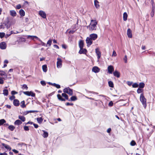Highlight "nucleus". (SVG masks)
Segmentation results:
<instances>
[{"instance_id": "f257e3e1", "label": "nucleus", "mask_w": 155, "mask_h": 155, "mask_svg": "<svg viewBox=\"0 0 155 155\" xmlns=\"http://www.w3.org/2000/svg\"><path fill=\"white\" fill-rule=\"evenodd\" d=\"M97 22L96 20H91L90 25L88 26H87V28L91 31L96 30L97 29Z\"/></svg>"}, {"instance_id": "f03ea898", "label": "nucleus", "mask_w": 155, "mask_h": 155, "mask_svg": "<svg viewBox=\"0 0 155 155\" xmlns=\"http://www.w3.org/2000/svg\"><path fill=\"white\" fill-rule=\"evenodd\" d=\"M8 76L5 72L3 71L0 70V84H3L5 78H7Z\"/></svg>"}, {"instance_id": "7ed1b4c3", "label": "nucleus", "mask_w": 155, "mask_h": 155, "mask_svg": "<svg viewBox=\"0 0 155 155\" xmlns=\"http://www.w3.org/2000/svg\"><path fill=\"white\" fill-rule=\"evenodd\" d=\"M140 99L144 107L145 108L147 106L146 99L145 97L143 94H141Z\"/></svg>"}, {"instance_id": "20e7f679", "label": "nucleus", "mask_w": 155, "mask_h": 155, "mask_svg": "<svg viewBox=\"0 0 155 155\" xmlns=\"http://www.w3.org/2000/svg\"><path fill=\"white\" fill-rule=\"evenodd\" d=\"M63 91L64 93H66L70 95H71L73 94L72 90L69 87L64 88L63 90Z\"/></svg>"}, {"instance_id": "39448f33", "label": "nucleus", "mask_w": 155, "mask_h": 155, "mask_svg": "<svg viewBox=\"0 0 155 155\" xmlns=\"http://www.w3.org/2000/svg\"><path fill=\"white\" fill-rule=\"evenodd\" d=\"M24 94L28 96H31L32 97H35V94L32 91H23Z\"/></svg>"}, {"instance_id": "423d86ee", "label": "nucleus", "mask_w": 155, "mask_h": 155, "mask_svg": "<svg viewBox=\"0 0 155 155\" xmlns=\"http://www.w3.org/2000/svg\"><path fill=\"white\" fill-rule=\"evenodd\" d=\"M57 67L58 68H61L62 66V61L61 59L58 58L57 59Z\"/></svg>"}, {"instance_id": "0eeeda50", "label": "nucleus", "mask_w": 155, "mask_h": 155, "mask_svg": "<svg viewBox=\"0 0 155 155\" xmlns=\"http://www.w3.org/2000/svg\"><path fill=\"white\" fill-rule=\"evenodd\" d=\"M86 42L87 46L89 47L92 44L93 40L90 37H88L86 39Z\"/></svg>"}, {"instance_id": "6e6552de", "label": "nucleus", "mask_w": 155, "mask_h": 155, "mask_svg": "<svg viewBox=\"0 0 155 155\" xmlns=\"http://www.w3.org/2000/svg\"><path fill=\"white\" fill-rule=\"evenodd\" d=\"M18 146L21 150H25L26 147V145L23 143H18Z\"/></svg>"}, {"instance_id": "1a4fd4ad", "label": "nucleus", "mask_w": 155, "mask_h": 155, "mask_svg": "<svg viewBox=\"0 0 155 155\" xmlns=\"http://www.w3.org/2000/svg\"><path fill=\"white\" fill-rule=\"evenodd\" d=\"M38 14L43 18H46V14L44 11L42 10L38 12Z\"/></svg>"}, {"instance_id": "9d476101", "label": "nucleus", "mask_w": 155, "mask_h": 155, "mask_svg": "<svg viewBox=\"0 0 155 155\" xmlns=\"http://www.w3.org/2000/svg\"><path fill=\"white\" fill-rule=\"evenodd\" d=\"M108 73L110 74H111L114 72V68L112 65H109L107 67Z\"/></svg>"}, {"instance_id": "9b49d317", "label": "nucleus", "mask_w": 155, "mask_h": 155, "mask_svg": "<svg viewBox=\"0 0 155 155\" xmlns=\"http://www.w3.org/2000/svg\"><path fill=\"white\" fill-rule=\"evenodd\" d=\"M89 36L90 38H91V39L93 41L96 40L97 38V35L94 33L91 34Z\"/></svg>"}, {"instance_id": "f8f14e48", "label": "nucleus", "mask_w": 155, "mask_h": 155, "mask_svg": "<svg viewBox=\"0 0 155 155\" xmlns=\"http://www.w3.org/2000/svg\"><path fill=\"white\" fill-rule=\"evenodd\" d=\"M100 68H99L98 67L94 66L93 67L92 71L94 73H97L100 71Z\"/></svg>"}, {"instance_id": "ddd939ff", "label": "nucleus", "mask_w": 155, "mask_h": 155, "mask_svg": "<svg viewBox=\"0 0 155 155\" xmlns=\"http://www.w3.org/2000/svg\"><path fill=\"white\" fill-rule=\"evenodd\" d=\"M6 48V45L5 43L3 42L0 43V48L2 49H5Z\"/></svg>"}, {"instance_id": "4468645a", "label": "nucleus", "mask_w": 155, "mask_h": 155, "mask_svg": "<svg viewBox=\"0 0 155 155\" xmlns=\"http://www.w3.org/2000/svg\"><path fill=\"white\" fill-rule=\"evenodd\" d=\"M95 50L96 54L97 56V58L98 59L100 58L101 57V52L99 51V50L98 48H96Z\"/></svg>"}, {"instance_id": "2eb2a0df", "label": "nucleus", "mask_w": 155, "mask_h": 155, "mask_svg": "<svg viewBox=\"0 0 155 155\" xmlns=\"http://www.w3.org/2000/svg\"><path fill=\"white\" fill-rule=\"evenodd\" d=\"M113 75H114L117 78H119L120 77V74L119 72L117 70H115L114 72H113Z\"/></svg>"}, {"instance_id": "dca6fc26", "label": "nucleus", "mask_w": 155, "mask_h": 155, "mask_svg": "<svg viewBox=\"0 0 155 155\" xmlns=\"http://www.w3.org/2000/svg\"><path fill=\"white\" fill-rule=\"evenodd\" d=\"M10 15L13 17H14L16 16L17 15V13L16 11L14 10H11L9 11Z\"/></svg>"}, {"instance_id": "f3484780", "label": "nucleus", "mask_w": 155, "mask_h": 155, "mask_svg": "<svg viewBox=\"0 0 155 155\" xmlns=\"http://www.w3.org/2000/svg\"><path fill=\"white\" fill-rule=\"evenodd\" d=\"M94 5L95 7L97 9H98L100 8V5L99 2L97 0H94Z\"/></svg>"}, {"instance_id": "a211bd4d", "label": "nucleus", "mask_w": 155, "mask_h": 155, "mask_svg": "<svg viewBox=\"0 0 155 155\" xmlns=\"http://www.w3.org/2000/svg\"><path fill=\"white\" fill-rule=\"evenodd\" d=\"M127 35L129 38H131L132 37L131 31L130 29H128L127 30Z\"/></svg>"}, {"instance_id": "6ab92c4d", "label": "nucleus", "mask_w": 155, "mask_h": 155, "mask_svg": "<svg viewBox=\"0 0 155 155\" xmlns=\"http://www.w3.org/2000/svg\"><path fill=\"white\" fill-rule=\"evenodd\" d=\"M87 52V50L85 49H84L83 48H80V49L79 52V53L80 54H81L82 53L86 54Z\"/></svg>"}, {"instance_id": "aec40b11", "label": "nucleus", "mask_w": 155, "mask_h": 155, "mask_svg": "<svg viewBox=\"0 0 155 155\" xmlns=\"http://www.w3.org/2000/svg\"><path fill=\"white\" fill-rule=\"evenodd\" d=\"M42 131L43 132V134H42L43 137L45 138L47 137L48 135V133L45 130H42Z\"/></svg>"}, {"instance_id": "412c9836", "label": "nucleus", "mask_w": 155, "mask_h": 155, "mask_svg": "<svg viewBox=\"0 0 155 155\" xmlns=\"http://www.w3.org/2000/svg\"><path fill=\"white\" fill-rule=\"evenodd\" d=\"M22 123L21 121L19 120H15L14 122V124L16 125H19Z\"/></svg>"}, {"instance_id": "4be33fe9", "label": "nucleus", "mask_w": 155, "mask_h": 155, "mask_svg": "<svg viewBox=\"0 0 155 155\" xmlns=\"http://www.w3.org/2000/svg\"><path fill=\"white\" fill-rule=\"evenodd\" d=\"M13 104L15 106H18L19 104V102L18 100L15 99L14 100Z\"/></svg>"}, {"instance_id": "5701e85b", "label": "nucleus", "mask_w": 155, "mask_h": 155, "mask_svg": "<svg viewBox=\"0 0 155 155\" xmlns=\"http://www.w3.org/2000/svg\"><path fill=\"white\" fill-rule=\"evenodd\" d=\"M128 15L126 12L124 13L123 15V19L124 21H126L127 19Z\"/></svg>"}, {"instance_id": "b1692460", "label": "nucleus", "mask_w": 155, "mask_h": 155, "mask_svg": "<svg viewBox=\"0 0 155 155\" xmlns=\"http://www.w3.org/2000/svg\"><path fill=\"white\" fill-rule=\"evenodd\" d=\"M19 13L21 17L24 16L25 15V12L22 9L20 10L19 11Z\"/></svg>"}, {"instance_id": "393cba45", "label": "nucleus", "mask_w": 155, "mask_h": 155, "mask_svg": "<svg viewBox=\"0 0 155 155\" xmlns=\"http://www.w3.org/2000/svg\"><path fill=\"white\" fill-rule=\"evenodd\" d=\"M57 97L58 99L60 101H65V99L62 97L61 96L60 94H58L57 95Z\"/></svg>"}, {"instance_id": "a878e982", "label": "nucleus", "mask_w": 155, "mask_h": 155, "mask_svg": "<svg viewBox=\"0 0 155 155\" xmlns=\"http://www.w3.org/2000/svg\"><path fill=\"white\" fill-rule=\"evenodd\" d=\"M84 45V41L81 40L79 42V46L80 48H83Z\"/></svg>"}, {"instance_id": "bb28decb", "label": "nucleus", "mask_w": 155, "mask_h": 155, "mask_svg": "<svg viewBox=\"0 0 155 155\" xmlns=\"http://www.w3.org/2000/svg\"><path fill=\"white\" fill-rule=\"evenodd\" d=\"M2 146L5 147L6 149L10 150L11 149V147L8 145L4 143H2Z\"/></svg>"}, {"instance_id": "cd10ccee", "label": "nucleus", "mask_w": 155, "mask_h": 155, "mask_svg": "<svg viewBox=\"0 0 155 155\" xmlns=\"http://www.w3.org/2000/svg\"><path fill=\"white\" fill-rule=\"evenodd\" d=\"M145 84L143 82H140L138 84V86L139 88H143L145 87Z\"/></svg>"}, {"instance_id": "c85d7f7f", "label": "nucleus", "mask_w": 155, "mask_h": 155, "mask_svg": "<svg viewBox=\"0 0 155 155\" xmlns=\"http://www.w3.org/2000/svg\"><path fill=\"white\" fill-rule=\"evenodd\" d=\"M36 120L38 123L40 124L42 123L43 120V119L41 117L37 118Z\"/></svg>"}, {"instance_id": "c756f323", "label": "nucleus", "mask_w": 155, "mask_h": 155, "mask_svg": "<svg viewBox=\"0 0 155 155\" xmlns=\"http://www.w3.org/2000/svg\"><path fill=\"white\" fill-rule=\"evenodd\" d=\"M18 118L22 122H24L25 120V117L19 115L18 116Z\"/></svg>"}, {"instance_id": "7c9ffc66", "label": "nucleus", "mask_w": 155, "mask_h": 155, "mask_svg": "<svg viewBox=\"0 0 155 155\" xmlns=\"http://www.w3.org/2000/svg\"><path fill=\"white\" fill-rule=\"evenodd\" d=\"M42 68L44 72H46L47 70V66L46 65H44L42 66Z\"/></svg>"}, {"instance_id": "2f4dec72", "label": "nucleus", "mask_w": 155, "mask_h": 155, "mask_svg": "<svg viewBox=\"0 0 155 155\" xmlns=\"http://www.w3.org/2000/svg\"><path fill=\"white\" fill-rule=\"evenodd\" d=\"M108 85L110 87H113L114 86V84L112 81H110L108 82Z\"/></svg>"}, {"instance_id": "473e14b6", "label": "nucleus", "mask_w": 155, "mask_h": 155, "mask_svg": "<svg viewBox=\"0 0 155 155\" xmlns=\"http://www.w3.org/2000/svg\"><path fill=\"white\" fill-rule=\"evenodd\" d=\"M3 94L4 95L7 96L8 95V91L7 89H4L3 91Z\"/></svg>"}, {"instance_id": "72a5a7b5", "label": "nucleus", "mask_w": 155, "mask_h": 155, "mask_svg": "<svg viewBox=\"0 0 155 155\" xmlns=\"http://www.w3.org/2000/svg\"><path fill=\"white\" fill-rule=\"evenodd\" d=\"M15 127L12 125H10L8 127V129L11 131H13L15 129Z\"/></svg>"}, {"instance_id": "f704fd0d", "label": "nucleus", "mask_w": 155, "mask_h": 155, "mask_svg": "<svg viewBox=\"0 0 155 155\" xmlns=\"http://www.w3.org/2000/svg\"><path fill=\"white\" fill-rule=\"evenodd\" d=\"M143 90L140 88H139L137 90V92L138 94H140L143 92Z\"/></svg>"}, {"instance_id": "c9c22d12", "label": "nucleus", "mask_w": 155, "mask_h": 155, "mask_svg": "<svg viewBox=\"0 0 155 155\" xmlns=\"http://www.w3.org/2000/svg\"><path fill=\"white\" fill-rule=\"evenodd\" d=\"M62 96L64 97L65 99L66 100H68V95L64 93H63L62 94Z\"/></svg>"}, {"instance_id": "e433bc0d", "label": "nucleus", "mask_w": 155, "mask_h": 155, "mask_svg": "<svg viewBox=\"0 0 155 155\" xmlns=\"http://www.w3.org/2000/svg\"><path fill=\"white\" fill-rule=\"evenodd\" d=\"M51 84L52 85L56 87L57 88H59L61 87V86L59 84H57L55 83Z\"/></svg>"}, {"instance_id": "4c0bfd02", "label": "nucleus", "mask_w": 155, "mask_h": 155, "mask_svg": "<svg viewBox=\"0 0 155 155\" xmlns=\"http://www.w3.org/2000/svg\"><path fill=\"white\" fill-rule=\"evenodd\" d=\"M132 86L133 88H137L138 87V84L137 83H135L132 84Z\"/></svg>"}, {"instance_id": "58836bf2", "label": "nucleus", "mask_w": 155, "mask_h": 155, "mask_svg": "<svg viewBox=\"0 0 155 155\" xmlns=\"http://www.w3.org/2000/svg\"><path fill=\"white\" fill-rule=\"evenodd\" d=\"M21 106L22 108H24L25 107V102L24 101H23L21 102Z\"/></svg>"}, {"instance_id": "ea45409f", "label": "nucleus", "mask_w": 155, "mask_h": 155, "mask_svg": "<svg viewBox=\"0 0 155 155\" xmlns=\"http://www.w3.org/2000/svg\"><path fill=\"white\" fill-rule=\"evenodd\" d=\"M71 101H75L77 100V98L75 96H73L71 97Z\"/></svg>"}, {"instance_id": "a19ab883", "label": "nucleus", "mask_w": 155, "mask_h": 155, "mask_svg": "<svg viewBox=\"0 0 155 155\" xmlns=\"http://www.w3.org/2000/svg\"><path fill=\"white\" fill-rule=\"evenodd\" d=\"M22 88L23 89H25L26 90L28 89V87L26 84H23L22 85Z\"/></svg>"}, {"instance_id": "79ce46f5", "label": "nucleus", "mask_w": 155, "mask_h": 155, "mask_svg": "<svg viewBox=\"0 0 155 155\" xmlns=\"http://www.w3.org/2000/svg\"><path fill=\"white\" fill-rule=\"evenodd\" d=\"M52 43V40L51 39L49 40L47 42V45H48L49 46H50Z\"/></svg>"}, {"instance_id": "37998d69", "label": "nucleus", "mask_w": 155, "mask_h": 155, "mask_svg": "<svg viewBox=\"0 0 155 155\" xmlns=\"http://www.w3.org/2000/svg\"><path fill=\"white\" fill-rule=\"evenodd\" d=\"M5 34L4 32H0V37L1 38H3L5 37Z\"/></svg>"}, {"instance_id": "c03bdc74", "label": "nucleus", "mask_w": 155, "mask_h": 155, "mask_svg": "<svg viewBox=\"0 0 155 155\" xmlns=\"http://www.w3.org/2000/svg\"><path fill=\"white\" fill-rule=\"evenodd\" d=\"M5 122L4 119H2L0 120V125H2Z\"/></svg>"}, {"instance_id": "a18cd8bd", "label": "nucleus", "mask_w": 155, "mask_h": 155, "mask_svg": "<svg viewBox=\"0 0 155 155\" xmlns=\"http://www.w3.org/2000/svg\"><path fill=\"white\" fill-rule=\"evenodd\" d=\"M34 36L31 35H28L27 36L28 39H30L31 40H34V38L33 37Z\"/></svg>"}, {"instance_id": "49530a36", "label": "nucleus", "mask_w": 155, "mask_h": 155, "mask_svg": "<svg viewBox=\"0 0 155 155\" xmlns=\"http://www.w3.org/2000/svg\"><path fill=\"white\" fill-rule=\"evenodd\" d=\"M136 144V142L134 140H132L131 141V142L130 143V144L131 146H134Z\"/></svg>"}, {"instance_id": "de8ad7c7", "label": "nucleus", "mask_w": 155, "mask_h": 155, "mask_svg": "<svg viewBox=\"0 0 155 155\" xmlns=\"http://www.w3.org/2000/svg\"><path fill=\"white\" fill-rule=\"evenodd\" d=\"M132 83H133L132 82H130V81H129L127 82V84L129 86H131V85H132L133 84Z\"/></svg>"}, {"instance_id": "09e8293b", "label": "nucleus", "mask_w": 155, "mask_h": 155, "mask_svg": "<svg viewBox=\"0 0 155 155\" xmlns=\"http://www.w3.org/2000/svg\"><path fill=\"white\" fill-rule=\"evenodd\" d=\"M116 56H117V54H116V52L114 51L113 52V53H112V56L113 57V56L115 57Z\"/></svg>"}, {"instance_id": "8fccbe9b", "label": "nucleus", "mask_w": 155, "mask_h": 155, "mask_svg": "<svg viewBox=\"0 0 155 155\" xmlns=\"http://www.w3.org/2000/svg\"><path fill=\"white\" fill-rule=\"evenodd\" d=\"M24 129L25 131H28L29 130L28 127L27 126H25L24 127Z\"/></svg>"}, {"instance_id": "3c124183", "label": "nucleus", "mask_w": 155, "mask_h": 155, "mask_svg": "<svg viewBox=\"0 0 155 155\" xmlns=\"http://www.w3.org/2000/svg\"><path fill=\"white\" fill-rule=\"evenodd\" d=\"M21 8V6L20 4L17 5L16 7V8L17 9H19Z\"/></svg>"}, {"instance_id": "603ef678", "label": "nucleus", "mask_w": 155, "mask_h": 155, "mask_svg": "<svg viewBox=\"0 0 155 155\" xmlns=\"http://www.w3.org/2000/svg\"><path fill=\"white\" fill-rule=\"evenodd\" d=\"M38 40L41 42V45L43 46H45V44L40 39H38Z\"/></svg>"}, {"instance_id": "864d4df0", "label": "nucleus", "mask_w": 155, "mask_h": 155, "mask_svg": "<svg viewBox=\"0 0 155 155\" xmlns=\"http://www.w3.org/2000/svg\"><path fill=\"white\" fill-rule=\"evenodd\" d=\"M113 103L112 101H110L108 104V106L111 107L113 106Z\"/></svg>"}, {"instance_id": "5fc2aeb1", "label": "nucleus", "mask_w": 155, "mask_h": 155, "mask_svg": "<svg viewBox=\"0 0 155 155\" xmlns=\"http://www.w3.org/2000/svg\"><path fill=\"white\" fill-rule=\"evenodd\" d=\"M154 15V11L153 10L151 13L150 15L151 17H153Z\"/></svg>"}, {"instance_id": "6e6d98bb", "label": "nucleus", "mask_w": 155, "mask_h": 155, "mask_svg": "<svg viewBox=\"0 0 155 155\" xmlns=\"http://www.w3.org/2000/svg\"><path fill=\"white\" fill-rule=\"evenodd\" d=\"M127 56L126 55H125L124 58V61L126 63L127 62Z\"/></svg>"}, {"instance_id": "4d7b16f0", "label": "nucleus", "mask_w": 155, "mask_h": 155, "mask_svg": "<svg viewBox=\"0 0 155 155\" xmlns=\"http://www.w3.org/2000/svg\"><path fill=\"white\" fill-rule=\"evenodd\" d=\"M12 151L15 153H17L18 152V151L16 150L15 149H13L12 150Z\"/></svg>"}, {"instance_id": "13d9d810", "label": "nucleus", "mask_w": 155, "mask_h": 155, "mask_svg": "<svg viewBox=\"0 0 155 155\" xmlns=\"http://www.w3.org/2000/svg\"><path fill=\"white\" fill-rule=\"evenodd\" d=\"M18 93L15 91H12L11 92V94L12 95H14L16 94H17Z\"/></svg>"}, {"instance_id": "bf43d9fd", "label": "nucleus", "mask_w": 155, "mask_h": 155, "mask_svg": "<svg viewBox=\"0 0 155 155\" xmlns=\"http://www.w3.org/2000/svg\"><path fill=\"white\" fill-rule=\"evenodd\" d=\"M62 47L63 48H64L65 49H66L67 48V45H64V44L62 45Z\"/></svg>"}, {"instance_id": "052dcab7", "label": "nucleus", "mask_w": 155, "mask_h": 155, "mask_svg": "<svg viewBox=\"0 0 155 155\" xmlns=\"http://www.w3.org/2000/svg\"><path fill=\"white\" fill-rule=\"evenodd\" d=\"M33 125L35 128H37L38 127V124H33Z\"/></svg>"}, {"instance_id": "680f3d73", "label": "nucleus", "mask_w": 155, "mask_h": 155, "mask_svg": "<svg viewBox=\"0 0 155 155\" xmlns=\"http://www.w3.org/2000/svg\"><path fill=\"white\" fill-rule=\"evenodd\" d=\"M41 84L43 85H45V82L43 81H41Z\"/></svg>"}, {"instance_id": "e2e57ef3", "label": "nucleus", "mask_w": 155, "mask_h": 155, "mask_svg": "<svg viewBox=\"0 0 155 155\" xmlns=\"http://www.w3.org/2000/svg\"><path fill=\"white\" fill-rule=\"evenodd\" d=\"M11 35V34H7L5 35V37L6 38H7L8 37H9Z\"/></svg>"}, {"instance_id": "0e129e2a", "label": "nucleus", "mask_w": 155, "mask_h": 155, "mask_svg": "<svg viewBox=\"0 0 155 155\" xmlns=\"http://www.w3.org/2000/svg\"><path fill=\"white\" fill-rule=\"evenodd\" d=\"M66 105L67 106H69V105L72 106L73 105V104H70L68 102V103H66Z\"/></svg>"}, {"instance_id": "69168bd1", "label": "nucleus", "mask_w": 155, "mask_h": 155, "mask_svg": "<svg viewBox=\"0 0 155 155\" xmlns=\"http://www.w3.org/2000/svg\"><path fill=\"white\" fill-rule=\"evenodd\" d=\"M15 98V97L14 96H12L10 98V99L11 100H12Z\"/></svg>"}, {"instance_id": "338daca9", "label": "nucleus", "mask_w": 155, "mask_h": 155, "mask_svg": "<svg viewBox=\"0 0 155 155\" xmlns=\"http://www.w3.org/2000/svg\"><path fill=\"white\" fill-rule=\"evenodd\" d=\"M6 107L8 108H10L11 107V106L10 105H6L5 106Z\"/></svg>"}, {"instance_id": "774afa93", "label": "nucleus", "mask_w": 155, "mask_h": 155, "mask_svg": "<svg viewBox=\"0 0 155 155\" xmlns=\"http://www.w3.org/2000/svg\"><path fill=\"white\" fill-rule=\"evenodd\" d=\"M75 32V31L74 30H71L70 31H69V33H71V34H73V33L74 32Z\"/></svg>"}]
</instances>
